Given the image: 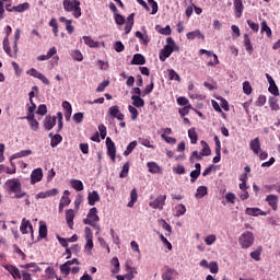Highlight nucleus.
Returning <instances> with one entry per match:
<instances>
[{
	"instance_id": "nucleus-1",
	"label": "nucleus",
	"mask_w": 280,
	"mask_h": 280,
	"mask_svg": "<svg viewBox=\"0 0 280 280\" xmlns=\"http://www.w3.org/2000/svg\"><path fill=\"white\" fill-rule=\"evenodd\" d=\"M5 187L11 191V194H14V198L21 199L25 198L27 196V192L23 191L21 179L20 178H11L5 182Z\"/></svg>"
},
{
	"instance_id": "nucleus-2",
	"label": "nucleus",
	"mask_w": 280,
	"mask_h": 280,
	"mask_svg": "<svg viewBox=\"0 0 280 280\" xmlns=\"http://www.w3.org/2000/svg\"><path fill=\"white\" fill-rule=\"evenodd\" d=\"M174 51H179L178 45H176V42H174L172 37H167L166 45L160 51L159 59L161 62H165V60H167V58H170Z\"/></svg>"
},
{
	"instance_id": "nucleus-3",
	"label": "nucleus",
	"mask_w": 280,
	"mask_h": 280,
	"mask_svg": "<svg viewBox=\"0 0 280 280\" xmlns=\"http://www.w3.org/2000/svg\"><path fill=\"white\" fill-rule=\"evenodd\" d=\"M62 5L66 12H72L74 19L82 16V8H80L81 3L79 0H63Z\"/></svg>"
},
{
	"instance_id": "nucleus-4",
	"label": "nucleus",
	"mask_w": 280,
	"mask_h": 280,
	"mask_svg": "<svg viewBox=\"0 0 280 280\" xmlns=\"http://www.w3.org/2000/svg\"><path fill=\"white\" fill-rule=\"evenodd\" d=\"M240 246L244 249L250 248L255 244V235L253 232H244L238 238Z\"/></svg>"
},
{
	"instance_id": "nucleus-5",
	"label": "nucleus",
	"mask_w": 280,
	"mask_h": 280,
	"mask_svg": "<svg viewBox=\"0 0 280 280\" xmlns=\"http://www.w3.org/2000/svg\"><path fill=\"white\" fill-rule=\"evenodd\" d=\"M5 37L3 38L2 46L3 50L7 52V56L12 58V48L10 47V34H12V26H5Z\"/></svg>"
},
{
	"instance_id": "nucleus-6",
	"label": "nucleus",
	"mask_w": 280,
	"mask_h": 280,
	"mask_svg": "<svg viewBox=\"0 0 280 280\" xmlns=\"http://www.w3.org/2000/svg\"><path fill=\"white\" fill-rule=\"evenodd\" d=\"M107 115L110 119H118V121H124V119H126V115L121 113L118 105L110 106L107 110Z\"/></svg>"
},
{
	"instance_id": "nucleus-7",
	"label": "nucleus",
	"mask_w": 280,
	"mask_h": 280,
	"mask_svg": "<svg viewBox=\"0 0 280 280\" xmlns=\"http://www.w3.org/2000/svg\"><path fill=\"white\" fill-rule=\"evenodd\" d=\"M106 148H107V155L109 159L115 163V160L117 158V147H115V142L110 137L106 138Z\"/></svg>"
},
{
	"instance_id": "nucleus-8",
	"label": "nucleus",
	"mask_w": 280,
	"mask_h": 280,
	"mask_svg": "<svg viewBox=\"0 0 280 280\" xmlns=\"http://www.w3.org/2000/svg\"><path fill=\"white\" fill-rule=\"evenodd\" d=\"M165 200H167V195H160L154 199V201L149 203V207H151V209H159V211H163Z\"/></svg>"
},
{
	"instance_id": "nucleus-9",
	"label": "nucleus",
	"mask_w": 280,
	"mask_h": 280,
	"mask_svg": "<svg viewBox=\"0 0 280 280\" xmlns=\"http://www.w3.org/2000/svg\"><path fill=\"white\" fill-rule=\"evenodd\" d=\"M199 54L201 56L206 54L208 58H214V61H208L207 67H218V65H220V59H218V55L213 54V51L200 49Z\"/></svg>"
},
{
	"instance_id": "nucleus-10",
	"label": "nucleus",
	"mask_w": 280,
	"mask_h": 280,
	"mask_svg": "<svg viewBox=\"0 0 280 280\" xmlns=\"http://www.w3.org/2000/svg\"><path fill=\"white\" fill-rule=\"evenodd\" d=\"M93 222H100V215H97V208H91L88 218L83 219V224H93Z\"/></svg>"
},
{
	"instance_id": "nucleus-11",
	"label": "nucleus",
	"mask_w": 280,
	"mask_h": 280,
	"mask_svg": "<svg viewBox=\"0 0 280 280\" xmlns=\"http://www.w3.org/2000/svg\"><path fill=\"white\" fill-rule=\"evenodd\" d=\"M84 235L86 240L85 250H93V231H91V228L86 226L84 229Z\"/></svg>"
},
{
	"instance_id": "nucleus-12",
	"label": "nucleus",
	"mask_w": 280,
	"mask_h": 280,
	"mask_svg": "<svg viewBox=\"0 0 280 280\" xmlns=\"http://www.w3.org/2000/svg\"><path fill=\"white\" fill-rule=\"evenodd\" d=\"M43 180V168H35L31 174V185H36Z\"/></svg>"
},
{
	"instance_id": "nucleus-13",
	"label": "nucleus",
	"mask_w": 280,
	"mask_h": 280,
	"mask_svg": "<svg viewBox=\"0 0 280 280\" xmlns=\"http://www.w3.org/2000/svg\"><path fill=\"white\" fill-rule=\"evenodd\" d=\"M265 200L266 202H268L269 207H271L273 211H277V209H279V196L268 195Z\"/></svg>"
},
{
	"instance_id": "nucleus-14",
	"label": "nucleus",
	"mask_w": 280,
	"mask_h": 280,
	"mask_svg": "<svg viewBox=\"0 0 280 280\" xmlns=\"http://www.w3.org/2000/svg\"><path fill=\"white\" fill-rule=\"evenodd\" d=\"M234 13L236 19H242V14H244V2L242 0H234Z\"/></svg>"
},
{
	"instance_id": "nucleus-15",
	"label": "nucleus",
	"mask_w": 280,
	"mask_h": 280,
	"mask_svg": "<svg viewBox=\"0 0 280 280\" xmlns=\"http://www.w3.org/2000/svg\"><path fill=\"white\" fill-rule=\"evenodd\" d=\"M249 150L256 155H259V151L261 150V142L259 141V137L250 140Z\"/></svg>"
},
{
	"instance_id": "nucleus-16",
	"label": "nucleus",
	"mask_w": 280,
	"mask_h": 280,
	"mask_svg": "<svg viewBox=\"0 0 280 280\" xmlns=\"http://www.w3.org/2000/svg\"><path fill=\"white\" fill-rule=\"evenodd\" d=\"M4 269L10 272V275L13 277V279H21L22 271L13 265H5Z\"/></svg>"
},
{
	"instance_id": "nucleus-17",
	"label": "nucleus",
	"mask_w": 280,
	"mask_h": 280,
	"mask_svg": "<svg viewBox=\"0 0 280 280\" xmlns=\"http://www.w3.org/2000/svg\"><path fill=\"white\" fill-rule=\"evenodd\" d=\"M73 220H75V211L73 209L66 210V222L69 229L73 230Z\"/></svg>"
},
{
	"instance_id": "nucleus-18",
	"label": "nucleus",
	"mask_w": 280,
	"mask_h": 280,
	"mask_svg": "<svg viewBox=\"0 0 280 280\" xmlns=\"http://www.w3.org/2000/svg\"><path fill=\"white\" fill-rule=\"evenodd\" d=\"M176 277H178V272L170 267H167L166 270L162 273L163 280H173L176 279Z\"/></svg>"
},
{
	"instance_id": "nucleus-19",
	"label": "nucleus",
	"mask_w": 280,
	"mask_h": 280,
	"mask_svg": "<svg viewBox=\"0 0 280 280\" xmlns=\"http://www.w3.org/2000/svg\"><path fill=\"white\" fill-rule=\"evenodd\" d=\"M27 229H30V231H33L34 226L32 225V222H30V220L24 218L20 226L22 235H27V233H30Z\"/></svg>"
},
{
	"instance_id": "nucleus-20",
	"label": "nucleus",
	"mask_w": 280,
	"mask_h": 280,
	"mask_svg": "<svg viewBox=\"0 0 280 280\" xmlns=\"http://www.w3.org/2000/svg\"><path fill=\"white\" fill-rule=\"evenodd\" d=\"M56 126V116H46L44 120V128L45 130H54V127Z\"/></svg>"
},
{
	"instance_id": "nucleus-21",
	"label": "nucleus",
	"mask_w": 280,
	"mask_h": 280,
	"mask_svg": "<svg viewBox=\"0 0 280 280\" xmlns=\"http://www.w3.org/2000/svg\"><path fill=\"white\" fill-rule=\"evenodd\" d=\"M88 202L90 207H95V202H100V194L97 192V190L89 192Z\"/></svg>"
},
{
	"instance_id": "nucleus-22",
	"label": "nucleus",
	"mask_w": 280,
	"mask_h": 280,
	"mask_svg": "<svg viewBox=\"0 0 280 280\" xmlns=\"http://www.w3.org/2000/svg\"><path fill=\"white\" fill-rule=\"evenodd\" d=\"M20 268H23L24 270H27L28 272H40V267L36 265V262H28L25 265H21Z\"/></svg>"
},
{
	"instance_id": "nucleus-23",
	"label": "nucleus",
	"mask_w": 280,
	"mask_h": 280,
	"mask_svg": "<svg viewBox=\"0 0 280 280\" xmlns=\"http://www.w3.org/2000/svg\"><path fill=\"white\" fill-rule=\"evenodd\" d=\"M186 38H188V40H195V38H201V40H205V34H202L200 30H196L192 32H188L186 34Z\"/></svg>"
},
{
	"instance_id": "nucleus-24",
	"label": "nucleus",
	"mask_w": 280,
	"mask_h": 280,
	"mask_svg": "<svg viewBox=\"0 0 280 280\" xmlns=\"http://www.w3.org/2000/svg\"><path fill=\"white\" fill-rule=\"evenodd\" d=\"M21 38V28H16L15 33H14V43H13V52L14 56H16V54H19V40Z\"/></svg>"
},
{
	"instance_id": "nucleus-25",
	"label": "nucleus",
	"mask_w": 280,
	"mask_h": 280,
	"mask_svg": "<svg viewBox=\"0 0 280 280\" xmlns=\"http://www.w3.org/2000/svg\"><path fill=\"white\" fill-rule=\"evenodd\" d=\"M147 167L150 172V174H161V166H159V164H156V162H149L147 164Z\"/></svg>"
},
{
	"instance_id": "nucleus-26",
	"label": "nucleus",
	"mask_w": 280,
	"mask_h": 280,
	"mask_svg": "<svg viewBox=\"0 0 280 280\" xmlns=\"http://www.w3.org/2000/svg\"><path fill=\"white\" fill-rule=\"evenodd\" d=\"M58 194H59L58 188H52L50 190L39 192L38 198H51L54 196H58Z\"/></svg>"
},
{
	"instance_id": "nucleus-27",
	"label": "nucleus",
	"mask_w": 280,
	"mask_h": 280,
	"mask_svg": "<svg viewBox=\"0 0 280 280\" xmlns=\"http://www.w3.org/2000/svg\"><path fill=\"white\" fill-rule=\"evenodd\" d=\"M139 195L137 194V188H132L130 191V201L127 203V207L132 209L135 207V202H137Z\"/></svg>"
},
{
	"instance_id": "nucleus-28",
	"label": "nucleus",
	"mask_w": 280,
	"mask_h": 280,
	"mask_svg": "<svg viewBox=\"0 0 280 280\" xmlns=\"http://www.w3.org/2000/svg\"><path fill=\"white\" fill-rule=\"evenodd\" d=\"M245 213L247 215H254V217H257V215H266V212H264L261 209L259 208H247L245 210Z\"/></svg>"
},
{
	"instance_id": "nucleus-29",
	"label": "nucleus",
	"mask_w": 280,
	"mask_h": 280,
	"mask_svg": "<svg viewBox=\"0 0 280 280\" xmlns=\"http://www.w3.org/2000/svg\"><path fill=\"white\" fill-rule=\"evenodd\" d=\"M70 185L72 189H75V191H83L84 190V184L80 179H72L70 182Z\"/></svg>"
},
{
	"instance_id": "nucleus-30",
	"label": "nucleus",
	"mask_w": 280,
	"mask_h": 280,
	"mask_svg": "<svg viewBox=\"0 0 280 280\" xmlns=\"http://www.w3.org/2000/svg\"><path fill=\"white\" fill-rule=\"evenodd\" d=\"M244 46L247 54L249 55L253 54L254 48H253V44L250 43V37L248 36V34H244Z\"/></svg>"
},
{
	"instance_id": "nucleus-31",
	"label": "nucleus",
	"mask_w": 280,
	"mask_h": 280,
	"mask_svg": "<svg viewBox=\"0 0 280 280\" xmlns=\"http://www.w3.org/2000/svg\"><path fill=\"white\" fill-rule=\"evenodd\" d=\"M201 155L202 156H211V148L209 147V144L207 143V141L201 140Z\"/></svg>"
},
{
	"instance_id": "nucleus-32",
	"label": "nucleus",
	"mask_w": 280,
	"mask_h": 280,
	"mask_svg": "<svg viewBox=\"0 0 280 280\" xmlns=\"http://www.w3.org/2000/svg\"><path fill=\"white\" fill-rule=\"evenodd\" d=\"M132 100V106H136V108H143L145 106V101L141 98L140 96H131Z\"/></svg>"
},
{
	"instance_id": "nucleus-33",
	"label": "nucleus",
	"mask_w": 280,
	"mask_h": 280,
	"mask_svg": "<svg viewBox=\"0 0 280 280\" xmlns=\"http://www.w3.org/2000/svg\"><path fill=\"white\" fill-rule=\"evenodd\" d=\"M261 250H264V247L258 246L256 250L249 254V257H252V259H254L255 261H261Z\"/></svg>"
},
{
	"instance_id": "nucleus-34",
	"label": "nucleus",
	"mask_w": 280,
	"mask_h": 280,
	"mask_svg": "<svg viewBox=\"0 0 280 280\" xmlns=\"http://www.w3.org/2000/svg\"><path fill=\"white\" fill-rule=\"evenodd\" d=\"M207 194H209L207 186H199L195 194V198H198V199L205 198V196H207Z\"/></svg>"
},
{
	"instance_id": "nucleus-35",
	"label": "nucleus",
	"mask_w": 280,
	"mask_h": 280,
	"mask_svg": "<svg viewBox=\"0 0 280 280\" xmlns=\"http://www.w3.org/2000/svg\"><path fill=\"white\" fill-rule=\"evenodd\" d=\"M145 63V57L141 54L133 55V58L131 60V65H144Z\"/></svg>"
},
{
	"instance_id": "nucleus-36",
	"label": "nucleus",
	"mask_w": 280,
	"mask_h": 280,
	"mask_svg": "<svg viewBox=\"0 0 280 280\" xmlns=\"http://www.w3.org/2000/svg\"><path fill=\"white\" fill-rule=\"evenodd\" d=\"M70 194L71 192L69 190L63 191L60 203L63 205L65 207H69L71 205V198H69Z\"/></svg>"
},
{
	"instance_id": "nucleus-37",
	"label": "nucleus",
	"mask_w": 280,
	"mask_h": 280,
	"mask_svg": "<svg viewBox=\"0 0 280 280\" xmlns=\"http://www.w3.org/2000/svg\"><path fill=\"white\" fill-rule=\"evenodd\" d=\"M136 38H139L141 45H148V43H150V37L148 35H143L141 31L136 32Z\"/></svg>"
},
{
	"instance_id": "nucleus-38",
	"label": "nucleus",
	"mask_w": 280,
	"mask_h": 280,
	"mask_svg": "<svg viewBox=\"0 0 280 280\" xmlns=\"http://www.w3.org/2000/svg\"><path fill=\"white\" fill-rule=\"evenodd\" d=\"M83 42L88 45V47H92V48L100 47V43L93 40L91 36H83Z\"/></svg>"
},
{
	"instance_id": "nucleus-39",
	"label": "nucleus",
	"mask_w": 280,
	"mask_h": 280,
	"mask_svg": "<svg viewBox=\"0 0 280 280\" xmlns=\"http://www.w3.org/2000/svg\"><path fill=\"white\" fill-rule=\"evenodd\" d=\"M188 137L190 139V143L192 145H196V143H198V133L196 132V129H189L188 130Z\"/></svg>"
},
{
	"instance_id": "nucleus-40",
	"label": "nucleus",
	"mask_w": 280,
	"mask_h": 280,
	"mask_svg": "<svg viewBox=\"0 0 280 280\" xmlns=\"http://www.w3.org/2000/svg\"><path fill=\"white\" fill-rule=\"evenodd\" d=\"M175 211H176V218H180V215H185V213H187V208L185 207V205L179 203L175 207Z\"/></svg>"
},
{
	"instance_id": "nucleus-41",
	"label": "nucleus",
	"mask_w": 280,
	"mask_h": 280,
	"mask_svg": "<svg viewBox=\"0 0 280 280\" xmlns=\"http://www.w3.org/2000/svg\"><path fill=\"white\" fill-rule=\"evenodd\" d=\"M135 148H137V140L131 141L127 145V148H126V150L124 152V156H130V154H132V150H135Z\"/></svg>"
},
{
	"instance_id": "nucleus-42",
	"label": "nucleus",
	"mask_w": 280,
	"mask_h": 280,
	"mask_svg": "<svg viewBox=\"0 0 280 280\" xmlns=\"http://www.w3.org/2000/svg\"><path fill=\"white\" fill-rule=\"evenodd\" d=\"M59 143H62V136L56 133L50 140L51 148H57Z\"/></svg>"
},
{
	"instance_id": "nucleus-43",
	"label": "nucleus",
	"mask_w": 280,
	"mask_h": 280,
	"mask_svg": "<svg viewBox=\"0 0 280 280\" xmlns=\"http://www.w3.org/2000/svg\"><path fill=\"white\" fill-rule=\"evenodd\" d=\"M128 110H129V113H130V119L132 120V121H137V118L139 117V110L138 109H136V107L135 106H132V105H129L128 106Z\"/></svg>"
},
{
	"instance_id": "nucleus-44",
	"label": "nucleus",
	"mask_w": 280,
	"mask_h": 280,
	"mask_svg": "<svg viewBox=\"0 0 280 280\" xmlns=\"http://www.w3.org/2000/svg\"><path fill=\"white\" fill-rule=\"evenodd\" d=\"M264 32L267 34V38H272V30H270L266 21L261 22V33Z\"/></svg>"
},
{
	"instance_id": "nucleus-45",
	"label": "nucleus",
	"mask_w": 280,
	"mask_h": 280,
	"mask_svg": "<svg viewBox=\"0 0 280 280\" xmlns=\"http://www.w3.org/2000/svg\"><path fill=\"white\" fill-rule=\"evenodd\" d=\"M202 156L203 155H201V153H198V151H192L189 158V162L196 163V161H202Z\"/></svg>"
},
{
	"instance_id": "nucleus-46",
	"label": "nucleus",
	"mask_w": 280,
	"mask_h": 280,
	"mask_svg": "<svg viewBox=\"0 0 280 280\" xmlns=\"http://www.w3.org/2000/svg\"><path fill=\"white\" fill-rule=\"evenodd\" d=\"M25 10H30V3L27 2L13 7V12H25Z\"/></svg>"
},
{
	"instance_id": "nucleus-47",
	"label": "nucleus",
	"mask_w": 280,
	"mask_h": 280,
	"mask_svg": "<svg viewBox=\"0 0 280 280\" xmlns=\"http://www.w3.org/2000/svg\"><path fill=\"white\" fill-rule=\"evenodd\" d=\"M152 91H154V77H151V83L144 89L143 97H145V95H150Z\"/></svg>"
},
{
	"instance_id": "nucleus-48",
	"label": "nucleus",
	"mask_w": 280,
	"mask_h": 280,
	"mask_svg": "<svg viewBox=\"0 0 280 280\" xmlns=\"http://www.w3.org/2000/svg\"><path fill=\"white\" fill-rule=\"evenodd\" d=\"M128 172H130V163L126 162L122 166V170L119 174L120 178H126L128 176Z\"/></svg>"
},
{
	"instance_id": "nucleus-49",
	"label": "nucleus",
	"mask_w": 280,
	"mask_h": 280,
	"mask_svg": "<svg viewBox=\"0 0 280 280\" xmlns=\"http://www.w3.org/2000/svg\"><path fill=\"white\" fill-rule=\"evenodd\" d=\"M49 25L50 27H52V33L55 34V36L58 37V21L56 20V18H52L49 21Z\"/></svg>"
},
{
	"instance_id": "nucleus-50",
	"label": "nucleus",
	"mask_w": 280,
	"mask_h": 280,
	"mask_svg": "<svg viewBox=\"0 0 280 280\" xmlns=\"http://www.w3.org/2000/svg\"><path fill=\"white\" fill-rule=\"evenodd\" d=\"M108 84H110V81H108V80L101 82L98 84V86L96 88V93H104V91H106V86H108Z\"/></svg>"
},
{
	"instance_id": "nucleus-51",
	"label": "nucleus",
	"mask_w": 280,
	"mask_h": 280,
	"mask_svg": "<svg viewBox=\"0 0 280 280\" xmlns=\"http://www.w3.org/2000/svg\"><path fill=\"white\" fill-rule=\"evenodd\" d=\"M39 237H47V224L39 222Z\"/></svg>"
},
{
	"instance_id": "nucleus-52",
	"label": "nucleus",
	"mask_w": 280,
	"mask_h": 280,
	"mask_svg": "<svg viewBox=\"0 0 280 280\" xmlns=\"http://www.w3.org/2000/svg\"><path fill=\"white\" fill-rule=\"evenodd\" d=\"M168 79L175 80V82H180V75H178L174 69L168 70Z\"/></svg>"
},
{
	"instance_id": "nucleus-53",
	"label": "nucleus",
	"mask_w": 280,
	"mask_h": 280,
	"mask_svg": "<svg viewBox=\"0 0 280 280\" xmlns=\"http://www.w3.org/2000/svg\"><path fill=\"white\" fill-rule=\"evenodd\" d=\"M243 92L245 93V95H250V93H253V86L250 85V82L245 81L243 83Z\"/></svg>"
},
{
	"instance_id": "nucleus-54",
	"label": "nucleus",
	"mask_w": 280,
	"mask_h": 280,
	"mask_svg": "<svg viewBox=\"0 0 280 280\" xmlns=\"http://www.w3.org/2000/svg\"><path fill=\"white\" fill-rule=\"evenodd\" d=\"M217 240H218V237L215 236V234H210L205 238V242H206L207 246H211L212 244H215Z\"/></svg>"
},
{
	"instance_id": "nucleus-55",
	"label": "nucleus",
	"mask_w": 280,
	"mask_h": 280,
	"mask_svg": "<svg viewBox=\"0 0 280 280\" xmlns=\"http://www.w3.org/2000/svg\"><path fill=\"white\" fill-rule=\"evenodd\" d=\"M161 138L164 139V141H165L166 143H171V145L176 144V138L170 137V136H167V135H165V133H162V135H161Z\"/></svg>"
},
{
	"instance_id": "nucleus-56",
	"label": "nucleus",
	"mask_w": 280,
	"mask_h": 280,
	"mask_svg": "<svg viewBox=\"0 0 280 280\" xmlns=\"http://www.w3.org/2000/svg\"><path fill=\"white\" fill-rule=\"evenodd\" d=\"M60 270L62 272V275H69V272H71V265L68 262H65L63 265L60 266Z\"/></svg>"
},
{
	"instance_id": "nucleus-57",
	"label": "nucleus",
	"mask_w": 280,
	"mask_h": 280,
	"mask_svg": "<svg viewBox=\"0 0 280 280\" xmlns=\"http://www.w3.org/2000/svg\"><path fill=\"white\" fill-rule=\"evenodd\" d=\"M148 3L152 8L151 14H156V12H159V3L154 0H148Z\"/></svg>"
},
{
	"instance_id": "nucleus-58",
	"label": "nucleus",
	"mask_w": 280,
	"mask_h": 280,
	"mask_svg": "<svg viewBox=\"0 0 280 280\" xmlns=\"http://www.w3.org/2000/svg\"><path fill=\"white\" fill-rule=\"evenodd\" d=\"M115 23L117 25H124V23H126V18H124V15L116 13L115 14Z\"/></svg>"
},
{
	"instance_id": "nucleus-59",
	"label": "nucleus",
	"mask_w": 280,
	"mask_h": 280,
	"mask_svg": "<svg viewBox=\"0 0 280 280\" xmlns=\"http://www.w3.org/2000/svg\"><path fill=\"white\" fill-rule=\"evenodd\" d=\"M37 115H42V116H45L47 115V105L45 104H40L37 108V112H36Z\"/></svg>"
},
{
	"instance_id": "nucleus-60",
	"label": "nucleus",
	"mask_w": 280,
	"mask_h": 280,
	"mask_svg": "<svg viewBox=\"0 0 280 280\" xmlns=\"http://www.w3.org/2000/svg\"><path fill=\"white\" fill-rule=\"evenodd\" d=\"M26 73H27V75H32L33 78H37V80H38V79L40 78V75L43 74V73L38 72V70H36V69H34V68L27 70Z\"/></svg>"
},
{
	"instance_id": "nucleus-61",
	"label": "nucleus",
	"mask_w": 280,
	"mask_h": 280,
	"mask_svg": "<svg viewBox=\"0 0 280 280\" xmlns=\"http://www.w3.org/2000/svg\"><path fill=\"white\" fill-rule=\"evenodd\" d=\"M208 268L210 269V272L212 275H218V270H219L218 262L215 261L210 262Z\"/></svg>"
},
{
	"instance_id": "nucleus-62",
	"label": "nucleus",
	"mask_w": 280,
	"mask_h": 280,
	"mask_svg": "<svg viewBox=\"0 0 280 280\" xmlns=\"http://www.w3.org/2000/svg\"><path fill=\"white\" fill-rule=\"evenodd\" d=\"M139 143H141V145H144V148H154V145L150 143V139L148 138H139Z\"/></svg>"
},
{
	"instance_id": "nucleus-63",
	"label": "nucleus",
	"mask_w": 280,
	"mask_h": 280,
	"mask_svg": "<svg viewBox=\"0 0 280 280\" xmlns=\"http://www.w3.org/2000/svg\"><path fill=\"white\" fill-rule=\"evenodd\" d=\"M28 124L31 126V130H33L34 132H36L39 128V124H38V120L33 119V120H28Z\"/></svg>"
},
{
	"instance_id": "nucleus-64",
	"label": "nucleus",
	"mask_w": 280,
	"mask_h": 280,
	"mask_svg": "<svg viewBox=\"0 0 280 280\" xmlns=\"http://www.w3.org/2000/svg\"><path fill=\"white\" fill-rule=\"evenodd\" d=\"M21 279L22 280H32V273L27 269L22 270Z\"/></svg>"
}]
</instances>
